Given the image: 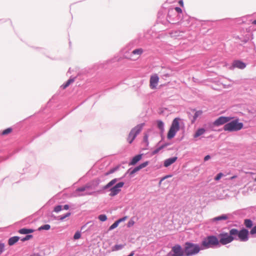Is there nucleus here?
Segmentation results:
<instances>
[{
	"label": "nucleus",
	"mask_w": 256,
	"mask_h": 256,
	"mask_svg": "<svg viewBox=\"0 0 256 256\" xmlns=\"http://www.w3.org/2000/svg\"><path fill=\"white\" fill-rule=\"evenodd\" d=\"M122 178H115L112 180H111L110 182H108L106 185L102 187V190H106L110 188H111L112 186H113L119 180H120Z\"/></svg>",
	"instance_id": "obj_18"
},
{
	"label": "nucleus",
	"mask_w": 256,
	"mask_h": 256,
	"mask_svg": "<svg viewBox=\"0 0 256 256\" xmlns=\"http://www.w3.org/2000/svg\"><path fill=\"white\" fill-rule=\"evenodd\" d=\"M166 4H164L162 6V8H167L166 6ZM168 11L166 16L167 21L172 24H176L178 22L182 20V12L181 8L176 6L173 8L172 6L168 7Z\"/></svg>",
	"instance_id": "obj_2"
},
{
	"label": "nucleus",
	"mask_w": 256,
	"mask_h": 256,
	"mask_svg": "<svg viewBox=\"0 0 256 256\" xmlns=\"http://www.w3.org/2000/svg\"><path fill=\"white\" fill-rule=\"evenodd\" d=\"M134 220H132V218H131L129 222H128V224H127V226L128 228H130L131 226H134Z\"/></svg>",
	"instance_id": "obj_41"
},
{
	"label": "nucleus",
	"mask_w": 256,
	"mask_h": 256,
	"mask_svg": "<svg viewBox=\"0 0 256 256\" xmlns=\"http://www.w3.org/2000/svg\"><path fill=\"white\" fill-rule=\"evenodd\" d=\"M12 130V128H6V130H4L2 132V135L4 136L9 134L10 133Z\"/></svg>",
	"instance_id": "obj_32"
},
{
	"label": "nucleus",
	"mask_w": 256,
	"mask_h": 256,
	"mask_svg": "<svg viewBox=\"0 0 256 256\" xmlns=\"http://www.w3.org/2000/svg\"><path fill=\"white\" fill-rule=\"evenodd\" d=\"M244 224L246 228H250L253 226V222L250 219L247 218L244 220Z\"/></svg>",
	"instance_id": "obj_27"
},
{
	"label": "nucleus",
	"mask_w": 256,
	"mask_h": 256,
	"mask_svg": "<svg viewBox=\"0 0 256 256\" xmlns=\"http://www.w3.org/2000/svg\"><path fill=\"white\" fill-rule=\"evenodd\" d=\"M156 122L157 128L160 130V132L162 133L164 130V122L161 120H158Z\"/></svg>",
	"instance_id": "obj_24"
},
{
	"label": "nucleus",
	"mask_w": 256,
	"mask_h": 256,
	"mask_svg": "<svg viewBox=\"0 0 256 256\" xmlns=\"http://www.w3.org/2000/svg\"><path fill=\"white\" fill-rule=\"evenodd\" d=\"M250 234L252 235L256 234V226L252 228L250 231Z\"/></svg>",
	"instance_id": "obj_43"
},
{
	"label": "nucleus",
	"mask_w": 256,
	"mask_h": 256,
	"mask_svg": "<svg viewBox=\"0 0 256 256\" xmlns=\"http://www.w3.org/2000/svg\"><path fill=\"white\" fill-rule=\"evenodd\" d=\"M232 118L229 116H221L215 120L213 122V125L218 126L224 124H227L230 122Z\"/></svg>",
	"instance_id": "obj_10"
},
{
	"label": "nucleus",
	"mask_w": 256,
	"mask_h": 256,
	"mask_svg": "<svg viewBox=\"0 0 256 256\" xmlns=\"http://www.w3.org/2000/svg\"><path fill=\"white\" fill-rule=\"evenodd\" d=\"M252 24H256V20H254L253 21Z\"/></svg>",
	"instance_id": "obj_56"
},
{
	"label": "nucleus",
	"mask_w": 256,
	"mask_h": 256,
	"mask_svg": "<svg viewBox=\"0 0 256 256\" xmlns=\"http://www.w3.org/2000/svg\"><path fill=\"white\" fill-rule=\"evenodd\" d=\"M118 166L113 168L109 170V172L107 173V174H112L114 172H115L116 171L118 170Z\"/></svg>",
	"instance_id": "obj_42"
},
{
	"label": "nucleus",
	"mask_w": 256,
	"mask_h": 256,
	"mask_svg": "<svg viewBox=\"0 0 256 256\" xmlns=\"http://www.w3.org/2000/svg\"><path fill=\"white\" fill-rule=\"evenodd\" d=\"M149 164L148 161L144 162L138 166H136L134 168H130L126 172V174H129L130 176H132L136 172L139 171L140 170L146 167Z\"/></svg>",
	"instance_id": "obj_9"
},
{
	"label": "nucleus",
	"mask_w": 256,
	"mask_h": 256,
	"mask_svg": "<svg viewBox=\"0 0 256 256\" xmlns=\"http://www.w3.org/2000/svg\"><path fill=\"white\" fill-rule=\"evenodd\" d=\"M178 3L180 4V5L182 6H184V3H183V1L182 0H180L178 1Z\"/></svg>",
	"instance_id": "obj_53"
},
{
	"label": "nucleus",
	"mask_w": 256,
	"mask_h": 256,
	"mask_svg": "<svg viewBox=\"0 0 256 256\" xmlns=\"http://www.w3.org/2000/svg\"><path fill=\"white\" fill-rule=\"evenodd\" d=\"M142 154H138L134 156L129 162V166L136 165L142 158Z\"/></svg>",
	"instance_id": "obj_17"
},
{
	"label": "nucleus",
	"mask_w": 256,
	"mask_h": 256,
	"mask_svg": "<svg viewBox=\"0 0 256 256\" xmlns=\"http://www.w3.org/2000/svg\"><path fill=\"white\" fill-rule=\"evenodd\" d=\"M192 112L194 113L193 115L190 113L188 114V118L190 119L192 124H194L198 118L202 114V112L201 110H193Z\"/></svg>",
	"instance_id": "obj_14"
},
{
	"label": "nucleus",
	"mask_w": 256,
	"mask_h": 256,
	"mask_svg": "<svg viewBox=\"0 0 256 256\" xmlns=\"http://www.w3.org/2000/svg\"><path fill=\"white\" fill-rule=\"evenodd\" d=\"M144 142L148 144V136L146 134L144 136Z\"/></svg>",
	"instance_id": "obj_46"
},
{
	"label": "nucleus",
	"mask_w": 256,
	"mask_h": 256,
	"mask_svg": "<svg viewBox=\"0 0 256 256\" xmlns=\"http://www.w3.org/2000/svg\"><path fill=\"white\" fill-rule=\"evenodd\" d=\"M128 218V216H124L120 218H119L118 220H117V221L120 224V222H124V220H126Z\"/></svg>",
	"instance_id": "obj_44"
},
{
	"label": "nucleus",
	"mask_w": 256,
	"mask_h": 256,
	"mask_svg": "<svg viewBox=\"0 0 256 256\" xmlns=\"http://www.w3.org/2000/svg\"><path fill=\"white\" fill-rule=\"evenodd\" d=\"M159 78L157 74L152 76L150 78V86L151 89H155L158 84Z\"/></svg>",
	"instance_id": "obj_15"
},
{
	"label": "nucleus",
	"mask_w": 256,
	"mask_h": 256,
	"mask_svg": "<svg viewBox=\"0 0 256 256\" xmlns=\"http://www.w3.org/2000/svg\"><path fill=\"white\" fill-rule=\"evenodd\" d=\"M240 40L242 42H243L244 44L246 43L248 40H250V36L248 34H246L245 37L243 38H240Z\"/></svg>",
	"instance_id": "obj_36"
},
{
	"label": "nucleus",
	"mask_w": 256,
	"mask_h": 256,
	"mask_svg": "<svg viewBox=\"0 0 256 256\" xmlns=\"http://www.w3.org/2000/svg\"><path fill=\"white\" fill-rule=\"evenodd\" d=\"M164 148V146H160L156 148L157 150L160 152V150Z\"/></svg>",
	"instance_id": "obj_52"
},
{
	"label": "nucleus",
	"mask_w": 256,
	"mask_h": 256,
	"mask_svg": "<svg viewBox=\"0 0 256 256\" xmlns=\"http://www.w3.org/2000/svg\"><path fill=\"white\" fill-rule=\"evenodd\" d=\"M98 218L102 222H104L107 220V216L104 214H102L98 216Z\"/></svg>",
	"instance_id": "obj_33"
},
{
	"label": "nucleus",
	"mask_w": 256,
	"mask_h": 256,
	"mask_svg": "<svg viewBox=\"0 0 256 256\" xmlns=\"http://www.w3.org/2000/svg\"><path fill=\"white\" fill-rule=\"evenodd\" d=\"M20 239L18 236H14L10 238L8 240V244L9 246H12L14 244Z\"/></svg>",
	"instance_id": "obj_22"
},
{
	"label": "nucleus",
	"mask_w": 256,
	"mask_h": 256,
	"mask_svg": "<svg viewBox=\"0 0 256 256\" xmlns=\"http://www.w3.org/2000/svg\"><path fill=\"white\" fill-rule=\"evenodd\" d=\"M243 126V123L239 122L238 119L236 118L232 121H230L224 124V130L225 131H228L230 132H236L242 128Z\"/></svg>",
	"instance_id": "obj_3"
},
{
	"label": "nucleus",
	"mask_w": 256,
	"mask_h": 256,
	"mask_svg": "<svg viewBox=\"0 0 256 256\" xmlns=\"http://www.w3.org/2000/svg\"><path fill=\"white\" fill-rule=\"evenodd\" d=\"M62 210V206L58 205L54 208V211L56 212H58Z\"/></svg>",
	"instance_id": "obj_38"
},
{
	"label": "nucleus",
	"mask_w": 256,
	"mask_h": 256,
	"mask_svg": "<svg viewBox=\"0 0 256 256\" xmlns=\"http://www.w3.org/2000/svg\"><path fill=\"white\" fill-rule=\"evenodd\" d=\"M248 230L245 228H242L239 231L238 238L241 242H246L248 240Z\"/></svg>",
	"instance_id": "obj_12"
},
{
	"label": "nucleus",
	"mask_w": 256,
	"mask_h": 256,
	"mask_svg": "<svg viewBox=\"0 0 256 256\" xmlns=\"http://www.w3.org/2000/svg\"><path fill=\"white\" fill-rule=\"evenodd\" d=\"M90 186H84L78 188L76 190V192H82L85 191L87 188H89Z\"/></svg>",
	"instance_id": "obj_31"
},
{
	"label": "nucleus",
	"mask_w": 256,
	"mask_h": 256,
	"mask_svg": "<svg viewBox=\"0 0 256 256\" xmlns=\"http://www.w3.org/2000/svg\"><path fill=\"white\" fill-rule=\"evenodd\" d=\"M93 192H89V193H86V194H78V196H84V195H86V194H88V195H91L92 194Z\"/></svg>",
	"instance_id": "obj_51"
},
{
	"label": "nucleus",
	"mask_w": 256,
	"mask_h": 256,
	"mask_svg": "<svg viewBox=\"0 0 256 256\" xmlns=\"http://www.w3.org/2000/svg\"><path fill=\"white\" fill-rule=\"evenodd\" d=\"M228 218L227 214H223L220 216H216L212 220V222H216L220 220H226Z\"/></svg>",
	"instance_id": "obj_19"
},
{
	"label": "nucleus",
	"mask_w": 256,
	"mask_h": 256,
	"mask_svg": "<svg viewBox=\"0 0 256 256\" xmlns=\"http://www.w3.org/2000/svg\"><path fill=\"white\" fill-rule=\"evenodd\" d=\"M159 73L160 76L164 80H166V78L170 77L172 75V70L166 67H162Z\"/></svg>",
	"instance_id": "obj_11"
},
{
	"label": "nucleus",
	"mask_w": 256,
	"mask_h": 256,
	"mask_svg": "<svg viewBox=\"0 0 256 256\" xmlns=\"http://www.w3.org/2000/svg\"><path fill=\"white\" fill-rule=\"evenodd\" d=\"M34 231V230L32 228H22L19 230L18 232L20 234H31Z\"/></svg>",
	"instance_id": "obj_21"
},
{
	"label": "nucleus",
	"mask_w": 256,
	"mask_h": 256,
	"mask_svg": "<svg viewBox=\"0 0 256 256\" xmlns=\"http://www.w3.org/2000/svg\"><path fill=\"white\" fill-rule=\"evenodd\" d=\"M75 78H76L75 77H74V78H72L70 77V79H68L66 83L62 85L61 86V88H62V89H65L67 87H68L70 84H72V82H73L74 80H75Z\"/></svg>",
	"instance_id": "obj_25"
},
{
	"label": "nucleus",
	"mask_w": 256,
	"mask_h": 256,
	"mask_svg": "<svg viewBox=\"0 0 256 256\" xmlns=\"http://www.w3.org/2000/svg\"><path fill=\"white\" fill-rule=\"evenodd\" d=\"M70 206L68 204H65L63 206V208L65 210H68Z\"/></svg>",
	"instance_id": "obj_50"
},
{
	"label": "nucleus",
	"mask_w": 256,
	"mask_h": 256,
	"mask_svg": "<svg viewBox=\"0 0 256 256\" xmlns=\"http://www.w3.org/2000/svg\"><path fill=\"white\" fill-rule=\"evenodd\" d=\"M220 238L219 244L223 245L226 244L234 240V238L227 232H222L218 235Z\"/></svg>",
	"instance_id": "obj_7"
},
{
	"label": "nucleus",
	"mask_w": 256,
	"mask_h": 256,
	"mask_svg": "<svg viewBox=\"0 0 256 256\" xmlns=\"http://www.w3.org/2000/svg\"><path fill=\"white\" fill-rule=\"evenodd\" d=\"M159 152L156 148L154 150H153L152 152V155H154L158 154Z\"/></svg>",
	"instance_id": "obj_49"
},
{
	"label": "nucleus",
	"mask_w": 256,
	"mask_h": 256,
	"mask_svg": "<svg viewBox=\"0 0 256 256\" xmlns=\"http://www.w3.org/2000/svg\"><path fill=\"white\" fill-rule=\"evenodd\" d=\"M174 0H166V2L170 4V3H172L173 2H174Z\"/></svg>",
	"instance_id": "obj_55"
},
{
	"label": "nucleus",
	"mask_w": 256,
	"mask_h": 256,
	"mask_svg": "<svg viewBox=\"0 0 256 256\" xmlns=\"http://www.w3.org/2000/svg\"><path fill=\"white\" fill-rule=\"evenodd\" d=\"M5 244L4 243L0 242V254L5 250Z\"/></svg>",
	"instance_id": "obj_39"
},
{
	"label": "nucleus",
	"mask_w": 256,
	"mask_h": 256,
	"mask_svg": "<svg viewBox=\"0 0 256 256\" xmlns=\"http://www.w3.org/2000/svg\"><path fill=\"white\" fill-rule=\"evenodd\" d=\"M222 176H223L222 173L220 172L216 174V176L214 177V179L215 180L218 181L222 177Z\"/></svg>",
	"instance_id": "obj_40"
},
{
	"label": "nucleus",
	"mask_w": 256,
	"mask_h": 256,
	"mask_svg": "<svg viewBox=\"0 0 256 256\" xmlns=\"http://www.w3.org/2000/svg\"><path fill=\"white\" fill-rule=\"evenodd\" d=\"M210 158V155H206L204 158V160L206 162V161L209 160Z\"/></svg>",
	"instance_id": "obj_47"
},
{
	"label": "nucleus",
	"mask_w": 256,
	"mask_h": 256,
	"mask_svg": "<svg viewBox=\"0 0 256 256\" xmlns=\"http://www.w3.org/2000/svg\"><path fill=\"white\" fill-rule=\"evenodd\" d=\"M33 237L32 235V234H27L26 236H25L24 238H22L21 239V240L22 242H25V241H26V240H29L31 238H32Z\"/></svg>",
	"instance_id": "obj_37"
},
{
	"label": "nucleus",
	"mask_w": 256,
	"mask_h": 256,
	"mask_svg": "<svg viewBox=\"0 0 256 256\" xmlns=\"http://www.w3.org/2000/svg\"><path fill=\"white\" fill-rule=\"evenodd\" d=\"M144 52V50L142 48H136L133 50L132 52V54H136L138 56H140L142 52Z\"/></svg>",
	"instance_id": "obj_28"
},
{
	"label": "nucleus",
	"mask_w": 256,
	"mask_h": 256,
	"mask_svg": "<svg viewBox=\"0 0 256 256\" xmlns=\"http://www.w3.org/2000/svg\"><path fill=\"white\" fill-rule=\"evenodd\" d=\"M205 132H206V130L203 128H198L195 132V133L194 135V138H196L202 136V134H204Z\"/></svg>",
	"instance_id": "obj_23"
},
{
	"label": "nucleus",
	"mask_w": 256,
	"mask_h": 256,
	"mask_svg": "<svg viewBox=\"0 0 256 256\" xmlns=\"http://www.w3.org/2000/svg\"><path fill=\"white\" fill-rule=\"evenodd\" d=\"M50 228V226L48 224L42 225L38 228V230L40 231L42 230H49Z\"/></svg>",
	"instance_id": "obj_29"
},
{
	"label": "nucleus",
	"mask_w": 256,
	"mask_h": 256,
	"mask_svg": "<svg viewBox=\"0 0 256 256\" xmlns=\"http://www.w3.org/2000/svg\"><path fill=\"white\" fill-rule=\"evenodd\" d=\"M246 64L242 62L240 60H234L232 62V65L230 66V69H234V68H238L239 69L243 70L246 67Z\"/></svg>",
	"instance_id": "obj_13"
},
{
	"label": "nucleus",
	"mask_w": 256,
	"mask_h": 256,
	"mask_svg": "<svg viewBox=\"0 0 256 256\" xmlns=\"http://www.w3.org/2000/svg\"><path fill=\"white\" fill-rule=\"evenodd\" d=\"M219 245V240L215 236H208L202 242L204 248H214Z\"/></svg>",
	"instance_id": "obj_4"
},
{
	"label": "nucleus",
	"mask_w": 256,
	"mask_h": 256,
	"mask_svg": "<svg viewBox=\"0 0 256 256\" xmlns=\"http://www.w3.org/2000/svg\"><path fill=\"white\" fill-rule=\"evenodd\" d=\"M179 118H176L172 122V124L168 131L167 138L171 140L176 136V132L180 130V120Z\"/></svg>",
	"instance_id": "obj_5"
},
{
	"label": "nucleus",
	"mask_w": 256,
	"mask_h": 256,
	"mask_svg": "<svg viewBox=\"0 0 256 256\" xmlns=\"http://www.w3.org/2000/svg\"><path fill=\"white\" fill-rule=\"evenodd\" d=\"M177 159V156H173L166 159L164 162V166L168 168V166H170L171 164H174V162H176Z\"/></svg>",
	"instance_id": "obj_16"
},
{
	"label": "nucleus",
	"mask_w": 256,
	"mask_h": 256,
	"mask_svg": "<svg viewBox=\"0 0 256 256\" xmlns=\"http://www.w3.org/2000/svg\"><path fill=\"white\" fill-rule=\"evenodd\" d=\"M172 248L176 256H192L198 254L200 250L198 244L188 242L184 244V248L178 244H175Z\"/></svg>",
	"instance_id": "obj_1"
},
{
	"label": "nucleus",
	"mask_w": 256,
	"mask_h": 256,
	"mask_svg": "<svg viewBox=\"0 0 256 256\" xmlns=\"http://www.w3.org/2000/svg\"><path fill=\"white\" fill-rule=\"evenodd\" d=\"M30 256H42V254L40 252H33Z\"/></svg>",
	"instance_id": "obj_45"
},
{
	"label": "nucleus",
	"mask_w": 256,
	"mask_h": 256,
	"mask_svg": "<svg viewBox=\"0 0 256 256\" xmlns=\"http://www.w3.org/2000/svg\"><path fill=\"white\" fill-rule=\"evenodd\" d=\"M124 184V183L122 182H119L114 186H112L111 188H109V190L110 192L109 196H114L117 195L120 191V188L123 187Z\"/></svg>",
	"instance_id": "obj_8"
},
{
	"label": "nucleus",
	"mask_w": 256,
	"mask_h": 256,
	"mask_svg": "<svg viewBox=\"0 0 256 256\" xmlns=\"http://www.w3.org/2000/svg\"><path fill=\"white\" fill-rule=\"evenodd\" d=\"M119 224V223L117 220L114 222L109 228V230H112L116 228Z\"/></svg>",
	"instance_id": "obj_34"
},
{
	"label": "nucleus",
	"mask_w": 256,
	"mask_h": 256,
	"mask_svg": "<svg viewBox=\"0 0 256 256\" xmlns=\"http://www.w3.org/2000/svg\"><path fill=\"white\" fill-rule=\"evenodd\" d=\"M144 124V123L140 124L131 130L127 138V140L129 144H132L136 136L142 131Z\"/></svg>",
	"instance_id": "obj_6"
},
{
	"label": "nucleus",
	"mask_w": 256,
	"mask_h": 256,
	"mask_svg": "<svg viewBox=\"0 0 256 256\" xmlns=\"http://www.w3.org/2000/svg\"><path fill=\"white\" fill-rule=\"evenodd\" d=\"M71 214V213L70 212H68L66 213V214L62 215V216H54V218L56 220H58L60 221H63L66 218L68 217Z\"/></svg>",
	"instance_id": "obj_26"
},
{
	"label": "nucleus",
	"mask_w": 256,
	"mask_h": 256,
	"mask_svg": "<svg viewBox=\"0 0 256 256\" xmlns=\"http://www.w3.org/2000/svg\"><path fill=\"white\" fill-rule=\"evenodd\" d=\"M170 176H170V175H167V176H165L163 177V178H162V179L160 180V182H161L163 180H165V179H166V178H169V177H170Z\"/></svg>",
	"instance_id": "obj_48"
},
{
	"label": "nucleus",
	"mask_w": 256,
	"mask_h": 256,
	"mask_svg": "<svg viewBox=\"0 0 256 256\" xmlns=\"http://www.w3.org/2000/svg\"><path fill=\"white\" fill-rule=\"evenodd\" d=\"M81 236V233L80 231H77L75 232L74 236V239L76 240L79 239Z\"/></svg>",
	"instance_id": "obj_35"
},
{
	"label": "nucleus",
	"mask_w": 256,
	"mask_h": 256,
	"mask_svg": "<svg viewBox=\"0 0 256 256\" xmlns=\"http://www.w3.org/2000/svg\"><path fill=\"white\" fill-rule=\"evenodd\" d=\"M169 145V144L168 143H165L164 144L162 145V146H164V148H166V146H168Z\"/></svg>",
	"instance_id": "obj_54"
},
{
	"label": "nucleus",
	"mask_w": 256,
	"mask_h": 256,
	"mask_svg": "<svg viewBox=\"0 0 256 256\" xmlns=\"http://www.w3.org/2000/svg\"><path fill=\"white\" fill-rule=\"evenodd\" d=\"M124 247V244H116L112 248V250L113 251L119 250L123 248Z\"/></svg>",
	"instance_id": "obj_30"
},
{
	"label": "nucleus",
	"mask_w": 256,
	"mask_h": 256,
	"mask_svg": "<svg viewBox=\"0 0 256 256\" xmlns=\"http://www.w3.org/2000/svg\"><path fill=\"white\" fill-rule=\"evenodd\" d=\"M239 231L240 230L236 228H232L230 230L229 234L230 236H231L234 238V240H238V238L239 234Z\"/></svg>",
	"instance_id": "obj_20"
},
{
	"label": "nucleus",
	"mask_w": 256,
	"mask_h": 256,
	"mask_svg": "<svg viewBox=\"0 0 256 256\" xmlns=\"http://www.w3.org/2000/svg\"><path fill=\"white\" fill-rule=\"evenodd\" d=\"M70 68H69L68 72H70Z\"/></svg>",
	"instance_id": "obj_57"
}]
</instances>
